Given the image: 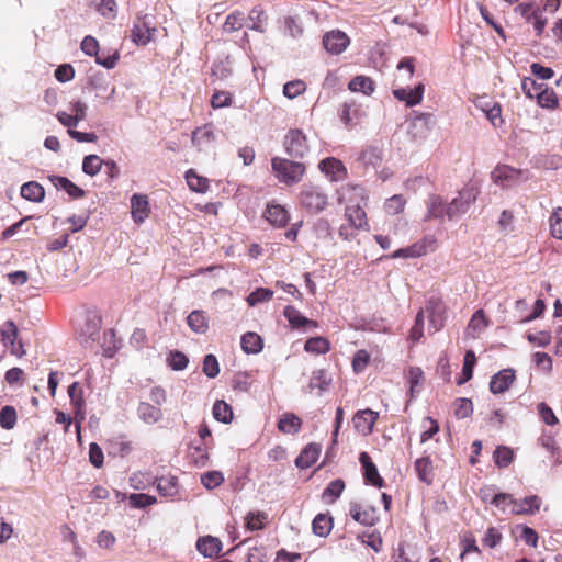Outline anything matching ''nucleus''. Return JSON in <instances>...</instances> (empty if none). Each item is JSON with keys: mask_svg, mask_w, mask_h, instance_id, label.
<instances>
[{"mask_svg": "<svg viewBox=\"0 0 562 562\" xmlns=\"http://www.w3.org/2000/svg\"><path fill=\"white\" fill-rule=\"evenodd\" d=\"M271 167L277 179L286 186L300 182L306 169L303 162L280 157L271 159Z\"/></svg>", "mask_w": 562, "mask_h": 562, "instance_id": "1", "label": "nucleus"}, {"mask_svg": "<svg viewBox=\"0 0 562 562\" xmlns=\"http://www.w3.org/2000/svg\"><path fill=\"white\" fill-rule=\"evenodd\" d=\"M299 200L301 206L313 214L323 212L328 205V195L319 186H304Z\"/></svg>", "mask_w": 562, "mask_h": 562, "instance_id": "2", "label": "nucleus"}, {"mask_svg": "<svg viewBox=\"0 0 562 562\" xmlns=\"http://www.w3.org/2000/svg\"><path fill=\"white\" fill-rule=\"evenodd\" d=\"M81 49L90 56H95V61L108 69L113 68L119 59V49L112 48L111 52L104 54L101 49V44L95 37H83Z\"/></svg>", "mask_w": 562, "mask_h": 562, "instance_id": "3", "label": "nucleus"}, {"mask_svg": "<svg viewBox=\"0 0 562 562\" xmlns=\"http://www.w3.org/2000/svg\"><path fill=\"white\" fill-rule=\"evenodd\" d=\"M423 311L424 314H427L429 327L432 329V333H437L443 328L447 307L440 297H430Z\"/></svg>", "mask_w": 562, "mask_h": 562, "instance_id": "4", "label": "nucleus"}, {"mask_svg": "<svg viewBox=\"0 0 562 562\" xmlns=\"http://www.w3.org/2000/svg\"><path fill=\"white\" fill-rule=\"evenodd\" d=\"M1 340L10 352L18 358L25 356L23 342L19 339V330L14 322L7 321L0 328Z\"/></svg>", "mask_w": 562, "mask_h": 562, "instance_id": "5", "label": "nucleus"}, {"mask_svg": "<svg viewBox=\"0 0 562 562\" xmlns=\"http://www.w3.org/2000/svg\"><path fill=\"white\" fill-rule=\"evenodd\" d=\"M284 147L290 157L303 158L308 151L305 134L299 128L290 130L284 138Z\"/></svg>", "mask_w": 562, "mask_h": 562, "instance_id": "6", "label": "nucleus"}, {"mask_svg": "<svg viewBox=\"0 0 562 562\" xmlns=\"http://www.w3.org/2000/svg\"><path fill=\"white\" fill-rule=\"evenodd\" d=\"M337 193V202L339 204L359 205L360 207L367 204L368 195L361 186L347 183Z\"/></svg>", "mask_w": 562, "mask_h": 562, "instance_id": "7", "label": "nucleus"}, {"mask_svg": "<svg viewBox=\"0 0 562 562\" xmlns=\"http://www.w3.org/2000/svg\"><path fill=\"white\" fill-rule=\"evenodd\" d=\"M435 249V239L432 237H424L423 239L412 244L408 247L395 250L390 258H419L425 256L429 250Z\"/></svg>", "mask_w": 562, "mask_h": 562, "instance_id": "8", "label": "nucleus"}, {"mask_svg": "<svg viewBox=\"0 0 562 562\" xmlns=\"http://www.w3.org/2000/svg\"><path fill=\"white\" fill-rule=\"evenodd\" d=\"M515 12L524 18L527 22L532 23L535 31L539 34L543 31L546 20L541 12L532 2H522L515 8Z\"/></svg>", "mask_w": 562, "mask_h": 562, "instance_id": "9", "label": "nucleus"}, {"mask_svg": "<svg viewBox=\"0 0 562 562\" xmlns=\"http://www.w3.org/2000/svg\"><path fill=\"white\" fill-rule=\"evenodd\" d=\"M378 419H379L378 412H374L370 408H366V409H360L355 414V416L352 418V423H353L355 429L359 434H361L363 436H368V435L372 434L373 427H374L375 423L378 422Z\"/></svg>", "mask_w": 562, "mask_h": 562, "instance_id": "10", "label": "nucleus"}, {"mask_svg": "<svg viewBox=\"0 0 562 562\" xmlns=\"http://www.w3.org/2000/svg\"><path fill=\"white\" fill-rule=\"evenodd\" d=\"M151 213L148 196L135 193L131 198V215L136 224H142Z\"/></svg>", "mask_w": 562, "mask_h": 562, "instance_id": "11", "label": "nucleus"}, {"mask_svg": "<svg viewBox=\"0 0 562 562\" xmlns=\"http://www.w3.org/2000/svg\"><path fill=\"white\" fill-rule=\"evenodd\" d=\"M319 169L324 172L330 181L337 182L342 181L347 178L348 172L344 164L335 158L328 157L319 162Z\"/></svg>", "mask_w": 562, "mask_h": 562, "instance_id": "12", "label": "nucleus"}, {"mask_svg": "<svg viewBox=\"0 0 562 562\" xmlns=\"http://www.w3.org/2000/svg\"><path fill=\"white\" fill-rule=\"evenodd\" d=\"M359 461L363 468L366 483L381 488L384 485V480L380 476L379 471L368 452H361Z\"/></svg>", "mask_w": 562, "mask_h": 562, "instance_id": "13", "label": "nucleus"}, {"mask_svg": "<svg viewBox=\"0 0 562 562\" xmlns=\"http://www.w3.org/2000/svg\"><path fill=\"white\" fill-rule=\"evenodd\" d=\"M284 317L294 329L307 330L310 328H317V322L310 319L301 314V312L292 305H288L283 311Z\"/></svg>", "mask_w": 562, "mask_h": 562, "instance_id": "14", "label": "nucleus"}, {"mask_svg": "<svg viewBox=\"0 0 562 562\" xmlns=\"http://www.w3.org/2000/svg\"><path fill=\"white\" fill-rule=\"evenodd\" d=\"M154 484L162 497L173 498L179 494V480L176 475H161L154 480Z\"/></svg>", "mask_w": 562, "mask_h": 562, "instance_id": "15", "label": "nucleus"}, {"mask_svg": "<svg viewBox=\"0 0 562 562\" xmlns=\"http://www.w3.org/2000/svg\"><path fill=\"white\" fill-rule=\"evenodd\" d=\"M352 519L363 526H374L379 520L376 512L373 507H362L358 503H351L349 509Z\"/></svg>", "mask_w": 562, "mask_h": 562, "instance_id": "16", "label": "nucleus"}, {"mask_svg": "<svg viewBox=\"0 0 562 562\" xmlns=\"http://www.w3.org/2000/svg\"><path fill=\"white\" fill-rule=\"evenodd\" d=\"M520 177L521 170L507 165L497 166L492 171V179L494 183L501 184L502 187H509L514 181L519 180Z\"/></svg>", "mask_w": 562, "mask_h": 562, "instance_id": "17", "label": "nucleus"}, {"mask_svg": "<svg viewBox=\"0 0 562 562\" xmlns=\"http://www.w3.org/2000/svg\"><path fill=\"white\" fill-rule=\"evenodd\" d=\"M266 220L274 227L282 228L290 222L288 210L280 204H268L265 213Z\"/></svg>", "mask_w": 562, "mask_h": 562, "instance_id": "18", "label": "nucleus"}, {"mask_svg": "<svg viewBox=\"0 0 562 562\" xmlns=\"http://www.w3.org/2000/svg\"><path fill=\"white\" fill-rule=\"evenodd\" d=\"M363 115L361 106L355 100L346 101L339 109L340 121L350 128L356 125L357 120Z\"/></svg>", "mask_w": 562, "mask_h": 562, "instance_id": "19", "label": "nucleus"}, {"mask_svg": "<svg viewBox=\"0 0 562 562\" xmlns=\"http://www.w3.org/2000/svg\"><path fill=\"white\" fill-rule=\"evenodd\" d=\"M346 223L359 231L368 228L367 213L359 205H347L344 213Z\"/></svg>", "mask_w": 562, "mask_h": 562, "instance_id": "20", "label": "nucleus"}, {"mask_svg": "<svg viewBox=\"0 0 562 562\" xmlns=\"http://www.w3.org/2000/svg\"><path fill=\"white\" fill-rule=\"evenodd\" d=\"M515 380V372L512 369H505L492 376L490 390L493 394L504 393L509 389Z\"/></svg>", "mask_w": 562, "mask_h": 562, "instance_id": "21", "label": "nucleus"}, {"mask_svg": "<svg viewBox=\"0 0 562 562\" xmlns=\"http://www.w3.org/2000/svg\"><path fill=\"white\" fill-rule=\"evenodd\" d=\"M424 90V85L419 83L414 89H395L393 94L398 101L405 102L407 106H414L422 102Z\"/></svg>", "mask_w": 562, "mask_h": 562, "instance_id": "22", "label": "nucleus"}, {"mask_svg": "<svg viewBox=\"0 0 562 562\" xmlns=\"http://www.w3.org/2000/svg\"><path fill=\"white\" fill-rule=\"evenodd\" d=\"M321 454V446L317 443H308L295 459V464L300 469L311 468Z\"/></svg>", "mask_w": 562, "mask_h": 562, "instance_id": "23", "label": "nucleus"}, {"mask_svg": "<svg viewBox=\"0 0 562 562\" xmlns=\"http://www.w3.org/2000/svg\"><path fill=\"white\" fill-rule=\"evenodd\" d=\"M541 499L537 495L527 496L524 499H515L514 507L510 508V514L525 515L535 514L540 509Z\"/></svg>", "mask_w": 562, "mask_h": 562, "instance_id": "24", "label": "nucleus"}, {"mask_svg": "<svg viewBox=\"0 0 562 562\" xmlns=\"http://www.w3.org/2000/svg\"><path fill=\"white\" fill-rule=\"evenodd\" d=\"M196 550L204 557H216L222 550V542L213 536H204L198 539Z\"/></svg>", "mask_w": 562, "mask_h": 562, "instance_id": "25", "label": "nucleus"}, {"mask_svg": "<svg viewBox=\"0 0 562 562\" xmlns=\"http://www.w3.org/2000/svg\"><path fill=\"white\" fill-rule=\"evenodd\" d=\"M393 562H419L416 549L406 541L398 542L392 553Z\"/></svg>", "mask_w": 562, "mask_h": 562, "instance_id": "26", "label": "nucleus"}, {"mask_svg": "<svg viewBox=\"0 0 562 562\" xmlns=\"http://www.w3.org/2000/svg\"><path fill=\"white\" fill-rule=\"evenodd\" d=\"M189 328L195 333L203 335L209 330V317L202 310L192 311L187 317Z\"/></svg>", "mask_w": 562, "mask_h": 562, "instance_id": "27", "label": "nucleus"}, {"mask_svg": "<svg viewBox=\"0 0 562 562\" xmlns=\"http://www.w3.org/2000/svg\"><path fill=\"white\" fill-rule=\"evenodd\" d=\"M110 453L124 458L133 450L132 442L124 435L114 436L109 439Z\"/></svg>", "mask_w": 562, "mask_h": 562, "instance_id": "28", "label": "nucleus"}, {"mask_svg": "<svg viewBox=\"0 0 562 562\" xmlns=\"http://www.w3.org/2000/svg\"><path fill=\"white\" fill-rule=\"evenodd\" d=\"M348 89L352 92H361L366 95H371L375 90V83L370 77L360 75L350 80Z\"/></svg>", "mask_w": 562, "mask_h": 562, "instance_id": "29", "label": "nucleus"}, {"mask_svg": "<svg viewBox=\"0 0 562 562\" xmlns=\"http://www.w3.org/2000/svg\"><path fill=\"white\" fill-rule=\"evenodd\" d=\"M137 413L139 418L146 424H155L162 418L161 409L146 402L139 403Z\"/></svg>", "mask_w": 562, "mask_h": 562, "instance_id": "30", "label": "nucleus"}, {"mask_svg": "<svg viewBox=\"0 0 562 562\" xmlns=\"http://www.w3.org/2000/svg\"><path fill=\"white\" fill-rule=\"evenodd\" d=\"M50 180L57 189L65 190L74 199H81L85 196V191L66 177L53 176Z\"/></svg>", "mask_w": 562, "mask_h": 562, "instance_id": "31", "label": "nucleus"}, {"mask_svg": "<svg viewBox=\"0 0 562 562\" xmlns=\"http://www.w3.org/2000/svg\"><path fill=\"white\" fill-rule=\"evenodd\" d=\"M301 427V418L293 413H285L278 422V429L283 434H297Z\"/></svg>", "mask_w": 562, "mask_h": 562, "instance_id": "32", "label": "nucleus"}, {"mask_svg": "<svg viewBox=\"0 0 562 562\" xmlns=\"http://www.w3.org/2000/svg\"><path fill=\"white\" fill-rule=\"evenodd\" d=\"M415 470L420 481L431 484L434 480V467L430 457H422L415 461Z\"/></svg>", "mask_w": 562, "mask_h": 562, "instance_id": "33", "label": "nucleus"}, {"mask_svg": "<svg viewBox=\"0 0 562 562\" xmlns=\"http://www.w3.org/2000/svg\"><path fill=\"white\" fill-rule=\"evenodd\" d=\"M490 322L483 310H477L471 317L467 330L473 338L477 337L483 329L488 326Z\"/></svg>", "mask_w": 562, "mask_h": 562, "instance_id": "34", "label": "nucleus"}, {"mask_svg": "<svg viewBox=\"0 0 562 562\" xmlns=\"http://www.w3.org/2000/svg\"><path fill=\"white\" fill-rule=\"evenodd\" d=\"M21 196L31 202H41L45 196V190L38 182L30 181L21 187Z\"/></svg>", "mask_w": 562, "mask_h": 562, "instance_id": "35", "label": "nucleus"}, {"mask_svg": "<svg viewBox=\"0 0 562 562\" xmlns=\"http://www.w3.org/2000/svg\"><path fill=\"white\" fill-rule=\"evenodd\" d=\"M359 160L367 166L376 167L383 160V151L379 146H368L361 151Z\"/></svg>", "mask_w": 562, "mask_h": 562, "instance_id": "36", "label": "nucleus"}, {"mask_svg": "<svg viewBox=\"0 0 562 562\" xmlns=\"http://www.w3.org/2000/svg\"><path fill=\"white\" fill-rule=\"evenodd\" d=\"M333 528V518L326 514H318L312 522L313 532L318 537H327Z\"/></svg>", "mask_w": 562, "mask_h": 562, "instance_id": "37", "label": "nucleus"}, {"mask_svg": "<svg viewBox=\"0 0 562 562\" xmlns=\"http://www.w3.org/2000/svg\"><path fill=\"white\" fill-rule=\"evenodd\" d=\"M240 344L246 353H258L262 349L261 337L252 331L244 334Z\"/></svg>", "mask_w": 562, "mask_h": 562, "instance_id": "38", "label": "nucleus"}, {"mask_svg": "<svg viewBox=\"0 0 562 562\" xmlns=\"http://www.w3.org/2000/svg\"><path fill=\"white\" fill-rule=\"evenodd\" d=\"M186 180L189 188L194 192L204 193L209 190V180L198 175L193 169L186 172Z\"/></svg>", "mask_w": 562, "mask_h": 562, "instance_id": "39", "label": "nucleus"}, {"mask_svg": "<svg viewBox=\"0 0 562 562\" xmlns=\"http://www.w3.org/2000/svg\"><path fill=\"white\" fill-rule=\"evenodd\" d=\"M117 496H121L122 499L127 498L130 506L133 508H145L157 503V498L155 496L143 493L131 494L128 496L117 493Z\"/></svg>", "mask_w": 562, "mask_h": 562, "instance_id": "40", "label": "nucleus"}, {"mask_svg": "<svg viewBox=\"0 0 562 562\" xmlns=\"http://www.w3.org/2000/svg\"><path fill=\"white\" fill-rule=\"evenodd\" d=\"M213 416L216 420L228 424L233 419V409L225 401L217 400L212 409Z\"/></svg>", "mask_w": 562, "mask_h": 562, "instance_id": "41", "label": "nucleus"}, {"mask_svg": "<svg viewBox=\"0 0 562 562\" xmlns=\"http://www.w3.org/2000/svg\"><path fill=\"white\" fill-rule=\"evenodd\" d=\"M68 395L76 416L78 417L80 409L85 406L82 387L78 382H74L68 386Z\"/></svg>", "mask_w": 562, "mask_h": 562, "instance_id": "42", "label": "nucleus"}, {"mask_svg": "<svg viewBox=\"0 0 562 562\" xmlns=\"http://www.w3.org/2000/svg\"><path fill=\"white\" fill-rule=\"evenodd\" d=\"M349 40L350 37H323V45L328 53L338 55L348 47Z\"/></svg>", "mask_w": 562, "mask_h": 562, "instance_id": "43", "label": "nucleus"}, {"mask_svg": "<svg viewBox=\"0 0 562 562\" xmlns=\"http://www.w3.org/2000/svg\"><path fill=\"white\" fill-rule=\"evenodd\" d=\"M304 349L307 352L324 355L329 351V341L324 337H313L306 340Z\"/></svg>", "mask_w": 562, "mask_h": 562, "instance_id": "44", "label": "nucleus"}, {"mask_svg": "<svg viewBox=\"0 0 562 562\" xmlns=\"http://www.w3.org/2000/svg\"><path fill=\"white\" fill-rule=\"evenodd\" d=\"M344 490L345 482L341 479H336L323 491L322 497L328 503H334L341 495Z\"/></svg>", "mask_w": 562, "mask_h": 562, "instance_id": "45", "label": "nucleus"}, {"mask_svg": "<svg viewBox=\"0 0 562 562\" xmlns=\"http://www.w3.org/2000/svg\"><path fill=\"white\" fill-rule=\"evenodd\" d=\"M331 379L324 369L315 370L310 380V387L317 389L319 392L328 390Z\"/></svg>", "mask_w": 562, "mask_h": 562, "instance_id": "46", "label": "nucleus"}, {"mask_svg": "<svg viewBox=\"0 0 562 562\" xmlns=\"http://www.w3.org/2000/svg\"><path fill=\"white\" fill-rule=\"evenodd\" d=\"M268 515L263 512H250L245 517L246 528L255 531L265 528Z\"/></svg>", "mask_w": 562, "mask_h": 562, "instance_id": "47", "label": "nucleus"}, {"mask_svg": "<svg viewBox=\"0 0 562 562\" xmlns=\"http://www.w3.org/2000/svg\"><path fill=\"white\" fill-rule=\"evenodd\" d=\"M463 193H460V198H456L451 201V203L446 204L445 215H447L450 220L456 215L465 213L469 209L471 200L462 201Z\"/></svg>", "mask_w": 562, "mask_h": 562, "instance_id": "48", "label": "nucleus"}, {"mask_svg": "<svg viewBox=\"0 0 562 562\" xmlns=\"http://www.w3.org/2000/svg\"><path fill=\"white\" fill-rule=\"evenodd\" d=\"M249 20L251 24H249V29L251 31L258 32V33H265L266 32V23H267V15L265 12L260 9L254 8L249 12Z\"/></svg>", "mask_w": 562, "mask_h": 562, "instance_id": "49", "label": "nucleus"}, {"mask_svg": "<svg viewBox=\"0 0 562 562\" xmlns=\"http://www.w3.org/2000/svg\"><path fill=\"white\" fill-rule=\"evenodd\" d=\"M446 203L439 195H431L428 201V218H441L445 216Z\"/></svg>", "mask_w": 562, "mask_h": 562, "instance_id": "50", "label": "nucleus"}, {"mask_svg": "<svg viewBox=\"0 0 562 562\" xmlns=\"http://www.w3.org/2000/svg\"><path fill=\"white\" fill-rule=\"evenodd\" d=\"M549 224L551 236L562 240V207L553 209L549 217Z\"/></svg>", "mask_w": 562, "mask_h": 562, "instance_id": "51", "label": "nucleus"}, {"mask_svg": "<svg viewBox=\"0 0 562 562\" xmlns=\"http://www.w3.org/2000/svg\"><path fill=\"white\" fill-rule=\"evenodd\" d=\"M514 460V451L506 446H498L494 451V461L498 468H507Z\"/></svg>", "mask_w": 562, "mask_h": 562, "instance_id": "52", "label": "nucleus"}, {"mask_svg": "<svg viewBox=\"0 0 562 562\" xmlns=\"http://www.w3.org/2000/svg\"><path fill=\"white\" fill-rule=\"evenodd\" d=\"M407 380L409 383V392L413 397L415 393H418L424 380V372L418 367H411L407 373Z\"/></svg>", "mask_w": 562, "mask_h": 562, "instance_id": "53", "label": "nucleus"}, {"mask_svg": "<svg viewBox=\"0 0 562 562\" xmlns=\"http://www.w3.org/2000/svg\"><path fill=\"white\" fill-rule=\"evenodd\" d=\"M541 108L554 109L558 105V97L553 89L543 87L536 99Z\"/></svg>", "mask_w": 562, "mask_h": 562, "instance_id": "54", "label": "nucleus"}, {"mask_svg": "<svg viewBox=\"0 0 562 562\" xmlns=\"http://www.w3.org/2000/svg\"><path fill=\"white\" fill-rule=\"evenodd\" d=\"M16 424V411L13 406H4L0 411V426L3 429L10 430Z\"/></svg>", "mask_w": 562, "mask_h": 562, "instance_id": "55", "label": "nucleus"}, {"mask_svg": "<svg viewBox=\"0 0 562 562\" xmlns=\"http://www.w3.org/2000/svg\"><path fill=\"white\" fill-rule=\"evenodd\" d=\"M306 91V83L303 80L296 79L286 82L283 86V94L288 99H294Z\"/></svg>", "mask_w": 562, "mask_h": 562, "instance_id": "56", "label": "nucleus"}, {"mask_svg": "<svg viewBox=\"0 0 562 562\" xmlns=\"http://www.w3.org/2000/svg\"><path fill=\"white\" fill-rule=\"evenodd\" d=\"M103 165L102 159L97 155H88L83 158L82 170L89 176H95Z\"/></svg>", "mask_w": 562, "mask_h": 562, "instance_id": "57", "label": "nucleus"}, {"mask_svg": "<svg viewBox=\"0 0 562 562\" xmlns=\"http://www.w3.org/2000/svg\"><path fill=\"white\" fill-rule=\"evenodd\" d=\"M273 291L266 288H258L251 292L247 297V303L250 306H255L258 303L268 302L272 299Z\"/></svg>", "mask_w": 562, "mask_h": 562, "instance_id": "58", "label": "nucleus"}, {"mask_svg": "<svg viewBox=\"0 0 562 562\" xmlns=\"http://www.w3.org/2000/svg\"><path fill=\"white\" fill-rule=\"evenodd\" d=\"M406 204V200L401 194H395L387 199L384 205L385 211L391 215H396L403 212Z\"/></svg>", "mask_w": 562, "mask_h": 562, "instance_id": "59", "label": "nucleus"}, {"mask_svg": "<svg viewBox=\"0 0 562 562\" xmlns=\"http://www.w3.org/2000/svg\"><path fill=\"white\" fill-rule=\"evenodd\" d=\"M224 482V476L220 471H210L201 475V483L207 488L213 490Z\"/></svg>", "mask_w": 562, "mask_h": 562, "instance_id": "60", "label": "nucleus"}, {"mask_svg": "<svg viewBox=\"0 0 562 562\" xmlns=\"http://www.w3.org/2000/svg\"><path fill=\"white\" fill-rule=\"evenodd\" d=\"M202 370L203 373L211 379L218 375L220 364L214 355L210 353L204 357Z\"/></svg>", "mask_w": 562, "mask_h": 562, "instance_id": "61", "label": "nucleus"}, {"mask_svg": "<svg viewBox=\"0 0 562 562\" xmlns=\"http://www.w3.org/2000/svg\"><path fill=\"white\" fill-rule=\"evenodd\" d=\"M244 19V14L240 12H234L229 14L226 18V21L223 26L224 32L233 33L239 31L240 27L243 26Z\"/></svg>", "mask_w": 562, "mask_h": 562, "instance_id": "62", "label": "nucleus"}, {"mask_svg": "<svg viewBox=\"0 0 562 562\" xmlns=\"http://www.w3.org/2000/svg\"><path fill=\"white\" fill-rule=\"evenodd\" d=\"M537 411H538V414H539L541 420L544 424H547L549 426H554L559 423L558 417L555 416L554 412L547 403L542 402V403L538 404Z\"/></svg>", "mask_w": 562, "mask_h": 562, "instance_id": "63", "label": "nucleus"}, {"mask_svg": "<svg viewBox=\"0 0 562 562\" xmlns=\"http://www.w3.org/2000/svg\"><path fill=\"white\" fill-rule=\"evenodd\" d=\"M168 364L173 369V370H183L187 368L188 363H189V359L188 357L181 352V351H171L168 356Z\"/></svg>", "mask_w": 562, "mask_h": 562, "instance_id": "64", "label": "nucleus"}]
</instances>
